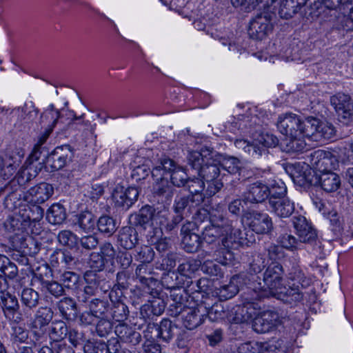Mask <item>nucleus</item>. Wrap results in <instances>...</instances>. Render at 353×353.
Returning <instances> with one entry per match:
<instances>
[{
    "mask_svg": "<svg viewBox=\"0 0 353 353\" xmlns=\"http://www.w3.org/2000/svg\"><path fill=\"white\" fill-rule=\"evenodd\" d=\"M274 18V14L268 12L257 14L250 23V36L259 40L265 39L273 31Z\"/></svg>",
    "mask_w": 353,
    "mask_h": 353,
    "instance_id": "nucleus-7",
    "label": "nucleus"
},
{
    "mask_svg": "<svg viewBox=\"0 0 353 353\" xmlns=\"http://www.w3.org/2000/svg\"><path fill=\"white\" fill-rule=\"evenodd\" d=\"M283 266L279 263H270L263 273V283H259L254 290H258L260 298L269 297L280 294L283 288Z\"/></svg>",
    "mask_w": 353,
    "mask_h": 353,
    "instance_id": "nucleus-4",
    "label": "nucleus"
},
{
    "mask_svg": "<svg viewBox=\"0 0 353 353\" xmlns=\"http://www.w3.org/2000/svg\"><path fill=\"white\" fill-rule=\"evenodd\" d=\"M279 322V315L276 312L263 311L255 316L252 322V327L257 333H266L275 328Z\"/></svg>",
    "mask_w": 353,
    "mask_h": 353,
    "instance_id": "nucleus-16",
    "label": "nucleus"
},
{
    "mask_svg": "<svg viewBox=\"0 0 353 353\" xmlns=\"http://www.w3.org/2000/svg\"><path fill=\"white\" fill-rule=\"evenodd\" d=\"M161 172H163L165 174H169L172 183L176 187L186 185L189 179L185 170L168 158L165 157L159 160L152 171V176L159 177Z\"/></svg>",
    "mask_w": 353,
    "mask_h": 353,
    "instance_id": "nucleus-5",
    "label": "nucleus"
},
{
    "mask_svg": "<svg viewBox=\"0 0 353 353\" xmlns=\"http://www.w3.org/2000/svg\"><path fill=\"white\" fill-rule=\"evenodd\" d=\"M220 165L215 163V161L210 158L206 162L198 172L199 175L208 184L205 194L208 196H211L219 192L223 186V183L220 178Z\"/></svg>",
    "mask_w": 353,
    "mask_h": 353,
    "instance_id": "nucleus-6",
    "label": "nucleus"
},
{
    "mask_svg": "<svg viewBox=\"0 0 353 353\" xmlns=\"http://www.w3.org/2000/svg\"><path fill=\"white\" fill-rule=\"evenodd\" d=\"M72 156L71 147L69 145H64L57 147L48 157L43 155V161H46V164L51 168L52 172L64 168L72 159Z\"/></svg>",
    "mask_w": 353,
    "mask_h": 353,
    "instance_id": "nucleus-10",
    "label": "nucleus"
},
{
    "mask_svg": "<svg viewBox=\"0 0 353 353\" xmlns=\"http://www.w3.org/2000/svg\"><path fill=\"white\" fill-rule=\"evenodd\" d=\"M0 307L4 317L16 324L24 321L17 297L9 290L0 295Z\"/></svg>",
    "mask_w": 353,
    "mask_h": 353,
    "instance_id": "nucleus-8",
    "label": "nucleus"
},
{
    "mask_svg": "<svg viewBox=\"0 0 353 353\" xmlns=\"http://www.w3.org/2000/svg\"><path fill=\"white\" fill-rule=\"evenodd\" d=\"M330 103L341 122L347 124L353 119V99L350 95L336 93L330 97Z\"/></svg>",
    "mask_w": 353,
    "mask_h": 353,
    "instance_id": "nucleus-9",
    "label": "nucleus"
},
{
    "mask_svg": "<svg viewBox=\"0 0 353 353\" xmlns=\"http://www.w3.org/2000/svg\"><path fill=\"white\" fill-rule=\"evenodd\" d=\"M270 196L269 185L262 181L249 184L243 194L244 203L257 204L264 202Z\"/></svg>",
    "mask_w": 353,
    "mask_h": 353,
    "instance_id": "nucleus-14",
    "label": "nucleus"
},
{
    "mask_svg": "<svg viewBox=\"0 0 353 353\" xmlns=\"http://www.w3.org/2000/svg\"><path fill=\"white\" fill-rule=\"evenodd\" d=\"M310 165L319 172L332 171L336 162V157L330 152L322 150H317L308 157Z\"/></svg>",
    "mask_w": 353,
    "mask_h": 353,
    "instance_id": "nucleus-13",
    "label": "nucleus"
},
{
    "mask_svg": "<svg viewBox=\"0 0 353 353\" xmlns=\"http://www.w3.org/2000/svg\"><path fill=\"white\" fill-rule=\"evenodd\" d=\"M238 292V286L232 279L228 284L221 285L217 288L216 293L221 301H225L234 296Z\"/></svg>",
    "mask_w": 353,
    "mask_h": 353,
    "instance_id": "nucleus-59",
    "label": "nucleus"
},
{
    "mask_svg": "<svg viewBox=\"0 0 353 353\" xmlns=\"http://www.w3.org/2000/svg\"><path fill=\"white\" fill-rule=\"evenodd\" d=\"M234 145L238 149L242 150L245 153L254 158L265 156L268 153V150L260 147L257 143H255V141L250 143L245 139H236L234 141Z\"/></svg>",
    "mask_w": 353,
    "mask_h": 353,
    "instance_id": "nucleus-39",
    "label": "nucleus"
},
{
    "mask_svg": "<svg viewBox=\"0 0 353 353\" xmlns=\"http://www.w3.org/2000/svg\"><path fill=\"white\" fill-rule=\"evenodd\" d=\"M210 222L211 225L222 228L227 234L232 230V221L225 217L223 208L221 206L210 208Z\"/></svg>",
    "mask_w": 353,
    "mask_h": 353,
    "instance_id": "nucleus-37",
    "label": "nucleus"
},
{
    "mask_svg": "<svg viewBox=\"0 0 353 353\" xmlns=\"http://www.w3.org/2000/svg\"><path fill=\"white\" fill-rule=\"evenodd\" d=\"M56 308L63 319L73 321L78 317V307L75 300L65 296L56 303Z\"/></svg>",
    "mask_w": 353,
    "mask_h": 353,
    "instance_id": "nucleus-27",
    "label": "nucleus"
},
{
    "mask_svg": "<svg viewBox=\"0 0 353 353\" xmlns=\"http://www.w3.org/2000/svg\"><path fill=\"white\" fill-rule=\"evenodd\" d=\"M99 231L107 236H112L117 230L116 221L111 216L103 215L97 222Z\"/></svg>",
    "mask_w": 353,
    "mask_h": 353,
    "instance_id": "nucleus-50",
    "label": "nucleus"
},
{
    "mask_svg": "<svg viewBox=\"0 0 353 353\" xmlns=\"http://www.w3.org/2000/svg\"><path fill=\"white\" fill-rule=\"evenodd\" d=\"M109 312H110L112 319L118 322H123L127 319L129 314L128 306L120 301L113 303Z\"/></svg>",
    "mask_w": 353,
    "mask_h": 353,
    "instance_id": "nucleus-56",
    "label": "nucleus"
},
{
    "mask_svg": "<svg viewBox=\"0 0 353 353\" xmlns=\"http://www.w3.org/2000/svg\"><path fill=\"white\" fill-rule=\"evenodd\" d=\"M53 194L54 188L51 184L40 183L23 194V201L34 203L36 205L41 204L48 201Z\"/></svg>",
    "mask_w": 353,
    "mask_h": 353,
    "instance_id": "nucleus-17",
    "label": "nucleus"
},
{
    "mask_svg": "<svg viewBox=\"0 0 353 353\" xmlns=\"http://www.w3.org/2000/svg\"><path fill=\"white\" fill-rule=\"evenodd\" d=\"M68 330L64 321L55 320L52 322L49 328V336L54 342H58L66 337Z\"/></svg>",
    "mask_w": 353,
    "mask_h": 353,
    "instance_id": "nucleus-48",
    "label": "nucleus"
},
{
    "mask_svg": "<svg viewBox=\"0 0 353 353\" xmlns=\"http://www.w3.org/2000/svg\"><path fill=\"white\" fill-rule=\"evenodd\" d=\"M43 155H46V157L48 155L46 148L40 145H35L26 163L36 165L38 163L42 162L43 167L44 163H46V161H43Z\"/></svg>",
    "mask_w": 353,
    "mask_h": 353,
    "instance_id": "nucleus-63",
    "label": "nucleus"
},
{
    "mask_svg": "<svg viewBox=\"0 0 353 353\" xmlns=\"http://www.w3.org/2000/svg\"><path fill=\"white\" fill-rule=\"evenodd\" d=\"M25 192L22 189L15 188L14 190L10 192L4 200L5 207L9 210H14L22 204L23 201V194Z\"/></svg>",
    "mask_w": 353,
    "mask_h": 353,
    "instance_id": "nucleus-53",
    "label": "nucleus"
},
{
    "mask_svg": "<svg viewBox=\"0 0 353 353\" xmlns=\"http://www.w3.org/2000/svg\"><path fill=\"white\" fill-rule=\"evenodd\" d=\"M203 239L206 243L210 244L215 242L221 236L227 234L221 227L210 225L205 228L203 232Z\"/></svg>",
    "mask_w": 353,
    "mask_h": 353,
    "instance_id": "nucleus-58",
    "label": "nucleus"
},
{
    "mask_svg": "<svg viewBox=\"0 0 353 353\" xmlns=\"http://www.w3.org/2000/svg\"><path fill=\"white\" fill-rule=\"evenodd\" d=\"M34 278L39 282L41 291L49 293L56 299L65 294L64 287L58 281L46 279L41 274H35Z\"/></svg>",
    "mask_w": 353,
    "mask_h": 353,
    "instance_id": "nucleus-33",
    "label": "nucleus"
},
{
    "mask_svg": "<svg viewBox=\"0 0 353 353\" xmlns=\"http://www.w3.org/2000/svg\"><path fill=\"white\" fill-rule=\"evenodd\" d=\"M236 250L223 246L215 252L214 259L222 265H231L236 259V254L233 252Z\"/></svg>",
    "mask_w": 353,
    "mask_h": 353,
    "instance_id": "nucleus-55",
    "label": "nucleus"
},
{
    "mask_svg": "<svg viewBox=\"0 0 353 353\" xmlns=\"http://www.w3.org/2000/svg\"><path fill=\"white\" fill-rule=\"evenodd\" d=\"M23 156L18 154V159L14 155H9L6 158L0 156V179L7 180L16 172Z\"/></svg>",
    "mask_w": 353,
    "mask_h": 353,
    "instance_id": "nucleus-34",
    "label": "nucleus"
},
{
    "mask_svg": "<svg viewBox=\"0 0 353 353\" xmlns=\"http://www.w3.org/2000/svg\"><path fill=\"white\" fill-rule=\"evenodd\" d=\"M204 201V196L201 194L189 195L178 197L175 199L174 210L176 214L188 216L193 214L195 208Z\"/></svg>",
    "mask_w": 353,
    "mask_h": 353,
    "instance_id": "nucleus-19",
    "label": "nucleus"
},
{
    "mask_svg": "<svg viewBox=\"0 0 353 353\" xmlns=\"http://www.w3.org/2000/svg\"><path fill=\"white\" fill-rule=\"evenodd\" d=\"M79 281V275L72 271H64L60 275V281L64 288L74 290L77 288Z\"/></svg>",
    "mask_w": 353,
    "mask_h": 353,
    "instance_id": "nucleus-61",
    "label": "nucleus"
},
{
    "mask_svg": "<svg viewBox=\"0 0 353 353\" xmlns=\"http://www.w3.org/2000/svg\"><path fill=\"white\" fill-rule=\"evenodd\" d=\"M41 301L40 294L31 288H25L21 292V301L24 321L32 319L34 310L39 306Z\"/></svg>",
    "mask_w": 353,
    "mask_h": 353,
    "instance_id": "nucleus-20",
    "label": "nucleus"
},
{
    "mask_svg": "<svg viewBox=\"0 0 353 353\" xmlns=\"http://www.w3.org/2000/svg\"><path fill=\"white\" fill-rule=\"evenodd\" d=\"M289 285L290 287L288 290L285 291V288L283 286L280 294L272 296L279 299H282L283 301L290 303L301 301L303 299V296L302 292L300 291V286Z\"/></svg>",
    "mask_w": 353,
    "mask_h": 353,
    "instance_id": "nucleus-46",
    "label": "nucleus"
},
{
    "mask_svg": "<svg viewBox=\"0 0 353 353\" xmlns=\"http://www.w3.org/2000/svg\"><path fill=\"white\" fill-rule=\"evenodd\" d=\"M269 203L272 211L281 218L290 216L295 210L294 202L288 198H279V200L270 198Z\"/></svg>",
    "mask_w": 353,
    "mask_h": 353,
    "instance_id": "nucleus-28",
    "label": "nucleus"
},
{
    "mask_svg": "<svg viewBox=\"0 0 353 353\" xmlns=\"http://www.w3.org/2000/svg\"><path fill=\"white\" fill-rule=\"evenodd\" d=\"M57 239L61 245L69 248L74 247L78 243L77 234L69 230L60 231L57 235Z\"/></svg>",
    "mask_w": 353,
    "mask_h": 353,
    "instance_id": "nucleus-62",
    "label": "nucleus"
},
{
    "mask_svg": "<svg viewBox=\"0 0 353 353\" xmlns=\"http://www.w3.org/2000/svg\"><path fill=\"white\" fill-rule=\"evenodd\" d=\"M139 195L137 188L129 187L124 190L123 187H117L112 193V199L117 206L127 210L137 201Z\"/></svg>",
    "mask_w": 353,
    "mask_h": 353,
    "instance_id": "nucleus-21",
    "label": "nucleus"
},
{
    "mask_svg": "<svg viewBox=\"0 0 353 353\" xmlns=\"http://www.w3.org/2000/svg\"><path fill=\"white\" fill-rule=\"evenodd\" d=\"M88 307L99 319L108 317L110 310V305L107 299H92Z\"/></svg>",
    "mask_w": 353,
    "mask_h": 353,
    "instance_id": "nucleus-47",
    "label": "nucleus"
},
{
    "mask_svg": "<svg viewBox=\"0 0 353 353\" xmlns=\"http://www.w3.org/2000/svg\"><path fill=\"white\" fill-rule=\"evenodd\" d=\"M286 278L289 285L304 287L307 285L304 273L296 263H293L288 269Z\"/></svg>",
    "mask_w": 353,
    "mask_h": 353,
    "instance_id": "nucleus-44",
    "label": "nucleus"
},
{
    "mask_svg": "<svg viewBox=\"0 0 353 353\" xmlns=\"http://www.w3.org/2000/svg\"><path fill=\"white\" fill-rule=\"evenodd\" d=\"M201 266V261L196 259H188L179 264L177 272L181 276L190 278L191 275L196 272Z\"/></svg>",
    "mask_w": 353,
    "mask_h": 353,
    "instance_id": "nucleus-57",
    "label": "nucleus"
},
{
    "mask_svg": "<svg viewBox=\"0 0 353 353\" xmlns=\"http://www.w3.org/2000/svg\"><path fill=\"white\" fill-rule=\"evenodd\" d=\"M17 212L21 215L23 219L22 222L28 227L32 223L39 221L43 216V209L39 205H30L24 203L23 205H20Z\"/></svg>",
    "mask_w": 353,
    "mask_h": 353,
    "instance_id": "nucleus-26",
    "label": "nucleus"
},
{
    "mask_svg": "<svg viewBox=\"0 0 353 353\" xmlns=\"http://www.w3.org/2000/svg\"><path fill=\"white\" fill-rule=\"evenodd\" d=\"M292 177L294 183L300 186L316 185L319 184L327 192H334L341 186V178L335 172L328 171L321 174H311V170H303L304 167L300 163L292 166Z\"/></svg>",
    "mask_w": 353,
    "mask_h": 353,
    "instance_id": "nucleus-2",
    "label": "nucleus"
},
{
    "mask_svg": "<svg viewBox=\"0 0 353 353\" xmlns=\"http://www.w3.org/2000/svg\"><path fill=\"white\" fill-rule=\"evenodd\" d=\"M196 230H198L194 222L188 221L181 227L182 245L184 250L187 252L194 253L201 245V237Z\"/></svg>",
    "mask_w": 353,
    "mask_h": 353,
    "instance_id": "nucleus-12",
    "label": "nucleus"
},
{
    "mask_svg": "<svg viewBox=\"0 0 353 353\" xmlns=\"http://www.w3.org/2000/svg\"><path fill=\"white\" fill-rule=\"evenodd\" d=\"M350 0H309V12L307 14L318 17L325 9L335 10L342 6L350 4Z\"/></svg>",
    "mask_w": 353,
    "mask_h": 353,
    "instance_id": "nucleus-23",
    "label": "nucleus"
},
{
    "mask_svg": "<svg viewBox=\"0 0 353 353\" xmlns=\"http://www.w3.org/2000/svg\"><path fill=\"white\" fill-rule=\"evenodd\" d=\"M119 245L125 250H131L139 243V234L132 226H125L120 229L117 238Z\"/></svg>",
    "mask_w": 353,
    "mask_h": 353,
    "instance_id": "nucleus-30",
    "label": "nucleus"
},
{
    "mask_svg": "<svg viewBox=\"0 0 353 353\" xmlns=\"http://www.w3.org/2000/svg\"><path fill=\"white\" fill-rule=\"evenodd\" d=\"M245 234V233L243 231L234 228L232 225V230L229 231L228 234H225V236L221 240L222 246L236 250L241 246H248L250 241L244 237Z\"/></svg>",
    "mask_w": 353,
    "mask_h": 353,
    "instance_id": "nucleus-29",
    "label": "nucleus"
},
{
    "mask_svg": "<svg viewBox=\"0 0 353 353\" xmlns=\"http://www.w3.org/2000/svg\"><path fill=\"white\" fill-rule=\"evenodd\" d=\"M114 332L122 342L136 345L141 340V334L132 327L121 323L115 327Z\"/></svg>",
    "mask_w": 353,
    "mask_h": 353,
    "instance_id": "nucleus-32",
    "label": "nucleus"
},
{
    "mask_svg": "<svg viewBox=\"0 0 353 353\" xmlns=\"http://www.w3.org/2000/svg\"><path fill=\"white\" fill-rule=\"evenodd\" d=\"M319 122V119L313 117H309L304 121H301V124L300 125L301 136L307 137L314 141V138L317 134Z\"/></svg>",
    "mask_w": 353,
    "mask_h": 353,
    "instance_id": "nucleus-43",
    "label": "nucleus"
},
{
    "mask_svg": "<svg viewBox=\"0 0 353 353\" xmlns=\"http://www.w3.org/2000/svg\"><path fill=\"white\" fill-rule=\"evenodd\" d=\"M154 183L152 187V192L155 196L161 197L162 201H170L174 195V188L169 183V181L163 172H161L159 177L152 176Z\"/></svg>",
    "mask_w": 353,
    "mask_h": 353,
    "instance_id": "nucleus-24",
    "label": "nucleus"
},
{
    "mask_svg": "<svg viewBox=\"0 0 353 353\" xmlns=\"http://www.w3.org/2000/svg\"><path fill=\"white\" fill-rule=\"evenodd\" d=\"M77 259L66 250H56L50 257L52 266L61 269H72L77 265Z\"/></svg>",
    "mask_w": 353,
    "mask_h": 353,
    "instance_id": "nucleus-25",
    "label": "nucleus"
},
{
    "mask_svg": "<svg viewBox=\"0 0 353 353\" xmlns=\"http://www.w3.org/2000/svg\"><path fill=\"white\" fill-rule=\"evenodd\" d=\"M21 215L19 212H14L12 214L8 216L7 219L3 223L5 230L10 233H14L18 234L26 230L27 226L22 222Z\"/></svg>",
    "mask_w": 353,
    "mask_h": 353,
    "instance_id": "nucleus-42",
    "label": "nucleus"
},
{
    "mask_svg": "<svg viewBox=\"0 0 353 353\" xmlns=\"http://www.w3.org/2000/svg\"><path fill=\"white\" fill-rule=\"evenodd\" d=\"M208 155H210L208 150L191 152L188 155V163L193 169L196 170L199 172V169L210 159L211 157H208Z\"/></svg>",
    "mask_w": 353,
    "mask_h": 353,
    "instance_id": "nucleus-51",
    "label": "nucleus"
},
{
    "mask_svg": "<svg viewBox=\"0 0 353 353\" xmlns=\"http://www.w3.org/2000/svg\"><path fill=\"white\" fill-rule=\"evenodd\" d=\"M301 117L296 114L287 112L279 116L276 121L278 130L288 137L301 136Z\"/></svg>",
    "mask_w": 353,
    "mask_h": 353,
    "instance_id": "nucleus-11",
    "label": "nucleus"
},
{
    "mask_svg": "<svg viewBox=\"0 0 353 353\" xmlns=\"http://www.w3.org/2000/svg\"><path fill=\"white\" fill-rule=\"evenodd\" d=\"M303 137L296 136L295 137H285L281 141V145L283 150L286 152H296L303 150L306 146L305 143L302 139Z\"/></svg>",
    "mask_w": 353,
    "mask_h": 353,
    "instance_id": "nucleus-49",
    "label": "nucleus"
},
{
    "mask_svg": "<svg viewBox=\"0 0 353 353\" xmlns=\"http://www.w3.org/2000/svg\"><path fill=\"white\" fill-rule=\"evenodd\" d=\"M157 331V337L164 342L168 343L174 336V330L177 329V325L173 323L168 319H163L159 325H154Z\"/></svg>",
    "mask_w": 353,
    "mask_h": 353,
    "instance_id": "nucleus-40",
    "label": "nucleus"
},
{
    "mask_svg": "<svg viewBox=\"0 0 353 353\" xmlns=\"http://www.w3.org/2000/svg\"><path fill=\"white\" fill-rule=\"evenodd\" d=\"M73 223L82 231L89 232L92 231L96 225L94 215L89 210H83L74 216Z\"/></svg>",
    "mask_w": 353,
    "mask_h": 353,
    "instance_id": "nucleus-36",
    "label": "nucleus"
},
{
    "mask_svg": "<svg viewBox=\"0 0 353 353\" xmlns=\"http://www.w3.org/2000/svg\"><path fill=\"white\" fill-rule=\"evenodd\" d=\"M179 276L175 272H168L163 274L161 278L163 286L169 289L170 297L173 303H179L190 297L192 300L199 301V298L203 296L205 283L208 281L205 279H200L196 282L192 281H188L187 285L183 288L179 285L180 281H178Z\"/></svg>",
    "mask_w": 353,
    "mask_h": 353,
    "instance_id": "nucleus-1",
    "label": "nucleus"
},
{
    "mask_svg": "<svg viewBox=\"0 0 353 353\" xmlns=\"http://www.w3.org/2000/svg\"><path fill=\"white\" fill-rule=\"evenodd\" d=\"M249 226L256 234H268L273 229L272 218L267 214L253 211L250 214Z\"/></svg>",
    "mask_w": 353,
    "mask_h": 353,
    "instance_id": "nucleus-22",
    "label": "nucleus"
},
{
    "mask_svg": "<svg viewBox=\"0 0 353 353\" xmlns=\"http://www.w3.org/2000/svg\"><path fill=\"white\" fill-rule=\"evenodd\" d=\"M29 339V331L25 327L13 325L11 327L10 341L13 345L20 346L21 343H27Z\"/></svg>",
    "mask_w": 353,
    "mask_h": 353,
    "instance_id": "nucleus-54",
    "label": "nucleus"
},
{
    "mask_svg": "<svg viewBox=\"0 0 353 353\" xmlns=\"http://www.w3.org/2000/svg\"><path fill=\"white\" fill-rule=\"evenodd\" d=\"M155 207L145 205L143 206L134 216V224L136 226L145 229L150 224L153 225Z\"/></svg>",
    "mask_w": 353,
    "mask_h": 353,
    "instance_id": "nucleus-41",
    "label": "nucleus"
},
{
    "mask_svg": "<svg viewBox=\"0 0 353 353\" xmlns=\"http://www.w3.org/2000/svg\"><path fill=\"white\" fill-rule=\"evenodd\" d=\"M43 169V163H38L36 165L27 164L23 166L17 172L13 179H12L6 188L10 187L12 188L18 185L19 189H24L26 185L32 179H34Z\"/></svg>",
    "mask_w": 353,
    "mask_h": 353,
    "instance_id": "nucleus-15",
    "label": "nucleus"
},
{
    "mask_svg": "<svg viewBox=\"0 0 353 353\" xmlns=\"http://www.w3.org/2000/svg\"><path fill=\"white\" fill-rule=\"evenodd\" d=\"M165 304L161 298H153L141 307V314L145 319H152L154 316H160L164 312Z\"/></svg>",
    "mask_w": 353,
    "mask_h": 353,
    "instance_id": "nucleus-35",
    "label": "nucleus"
},
{
    "mask_svg": "<svg viewBox=\"0 0 353 353\" xmlns=\"http://www.w3.org/2000/svg\"><path fill=\"white\" fill-rule=\"evenodd\" d=\"M154 256V252L152 248L148 245H143L137 250V254L134 255L135 259L141 263L147 264L150 263Z\"/></svg>",
    "mask_w": 353,
    "mask_h": 353,
    "instance_id": "nucleus-64",
    "label": "nucleus"
},
{
    "mask_svg": "<svg viewBox=\"0 0 353 353\" xmlns=\"http://www.w3.org/2000/svg\"><path fill=\"white\" fill-rule=\"evenodd\" d=\"M208 283H205L204 292L202 294V298H199V301L194 300L196 302H200L201 305H203L206 308V316H208L209 319L212 321H216L219 319H221L224 316V307L221 303H215L211 305L209 303L210 299L205 297L206 294V290L208 289Z\"/></svg>",
    "mask_w": 353,
    "mask_h": 353,
    "instance_id": "nucleus-31",
    "label": "nucleus"
},
{
    "mask_svg": "<svg viewBox=\"0 0 353 353\" xmlns=\"http://www.w3.org/2000/svg\"><path fill=\"white\" fill-rule=\"evenodd\" d=\"M162 230V228H153V234L148 235L149 241L155 244V248L159 252H164L170 247V241L167 238L159 239L161 236Z\"/></svg>",
    "mask_w": 353,
    "mask_h": 353,
    "instance_id": "nucleus-52",
    "label": "nucleus"
},
{
    "mask_svg": "<svg viewBox=\"0 0 353 353\" xmlns=\"http://www.w3.org/2000/svg\"><path fill=\"white\" fill-rule=\"evenodd\" d=\"M46 219L48 222L53 225L62 223L66 219L65 210L61 204L54 203L48 210Z\"/></svg>",
    "mask_w": 353,
    "mask_h": 353,
    "instance_id": "nucleus-45",
    "label": "nucleus"
},
{
    "mask_svg": "<svg viewBox=\"0 0 353 353\" xmlns=\"http://www.w3.org/2000/svg\"><path fill=\"white\" fill-rule=\"evenodd\" d=\"M54 312L51 307L45 306L39 307L31 322V327L41 329L47 326L52 320Z\"/></svg>",
    "mask_w": 353,
    "mask_h": 353,
    "instance_id": "nucleus-38",
    "label": "nucleus"
},
{
    "mask_svg": "<svg viewBox=\"0 0 353 353\" xmlns=\"http://www.w3.org/2000/svg\"><path fill=\"white\" fill-rule=\"evenodd\" d=\"M303 7V11H301V12H303V15L307 19L310 17L312 19H314L315 17H312L306 13V11L309 12V0H283L280 4L279 14L281 18L288 19L301 10Z\"/></svg>",
    "mask_w": 353,
    "mask_h": 353,
    "instance_id": "nucleus-18",
    "label": "nucleus"
},
{
    "mask_svg": "<svg viewBox=\"0 0 353 353\" xmlns=\"http://www.w3.org/2000/svg\"><path fill=\"white\" fill-rule=\"evenodd\" d=\"M317 134L314 141L330 140L335 136L336 130L334 127L328 123H323L320 121Z\"/></svg>",
    "mask_w": 353,
    "mask_h": 353,
    "instance_id": "nucleus-60",
    "label": "nucleus"
},
{
    "mask_svg": "<svg viewBox=\"0 0 353 353\" xmlns=\"http://www.w3.org/2000/svg\"><path fill=\"white\" fill-rule=\"evenodd\" d=\"M171 316H181L183 325L188 330H194L201 325L206 317V308L200 302L188 296L186 300L169 306Z\"/></svg>",
    "mask_w": 353,
    "mask_h": 353,
    "instance_id": "nucleus-3",
    "label": "nucleus"
}]
</instances>
